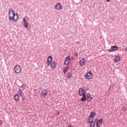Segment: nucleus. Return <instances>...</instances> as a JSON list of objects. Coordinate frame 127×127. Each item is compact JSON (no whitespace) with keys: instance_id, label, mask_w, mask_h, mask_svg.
<instances>
[{"instance_id":"obj_34","label":"nucleus","mask_w":127,"mask_h":127,"mask_svg":"<svg viewBox=\"0 0 127 127\" xmlns=\"http://www.w3.org/2000/svg\"><path fill=\"white\" fill-rule=\"evenodd\" d=\"M67 127H72L71 125H68Z\"/></svg>"},{"instance_id":"obj_35","label":"nucleus","mask_w":127,"mask_h":127,"mask_svg":"<svg viewBox=\"0 0 127 127\" xmlns=\"http://www.w3.org/2000/svg\"><path fill=\"white\" fill-rule=\"evenodd\" d=\"M110 1H111V0H106V1L108 2H110Z\"/></svg>"},{"instance_id":"obj_9","label":"nucleus","mask_w":127,"mask_h":127,"mask_svg":"<svg viewBox=\"0 0 127 127\" xmlns=\"http://www.w3.org/2000/svg\"><path fill=\"white\" fill-rule=\"evenodd\" d=\"M55 9L57 10H61L63 9V6L60 3H58L55 5Z\"/></svg>"},{"instance_id":"obj_7","label":"nucleus","mask_w":127,"mask_h":127,"mask_svg":"<svg viewBox=\"0 0 127 127\" xmlns=\"http://www.w3.org/2000/svg\"><path fill=\"white\" fill-rule=\"evenodd\" d=\"M93 99V98L91 96L90 93H87L86 101H87V102H90V101H92V100Z\"/></svg>"},{"instance_id":"obj_21","label":"nucleus","mask_w":127,"mask_h":127,"mask_svg":"<svg viewBox=\"0 0 127 127\" xmlns=\"http://www.w3.org/2000/svg\"><path fill=\"white\" fill-rule=\"evenodd\" d=\"M82 89L83 90V92H86V91L88 90V87H86L82 85Z\"/></svg>"},{"instance_id":"obj_16","label":"nucleus","mask_w":127,"mask_h":127,"mask_svg":"<svg viewBox=\"0 0 127 127\" xmlns=\"http://www.w3.org/2000/svg\"><path fill=\"white\" fill-rule=\"evenodd\" d=\"M18 93V95H20V97H22L24 96L23 92L21 91L20 89H19Z\"/></svg>"},{"instance_id":"obj_25","label":"nucleus","mask_w":127,"mask_h":127,"mask_svg":"<svg viewBox=\"0 0 127 127\" xmlns=\"http://www.w3.org/2000/svg\"><path fill=\"white\" fill-rule=\"evenodd\" d=\"M70 64V61H68L67 63L64 62V64L65 65H68V64Z\"/></svg>"},{"instance_id":"obj_22","label":"nucleus","mask_w":127,"mask_h":127,"mask_svg":"<svg viewBox=\"0 0 127 127\" xmlns=\"http://www.w3.org/2000/svg\"><path fill=\"white\" fill-rule=\"evenodd\" d=\"M26 87V85L25 84H23L21 85V88L23 90H24L25 89Z\"/></svg>"},{"instance_id":"obj_20","label":"nucleus","mask_w":127,"mask_h":127,"mask_svg":"<svg viewBox=\"0 0 127 127\" xmlns=\"http://www.w3.org/2000/svg\"><path fill=\"white\" fill-rule=\"evenodd\" d=\"M72 76V74L71 72H67V78L68 79L71 78Z\"/></svg>"},{"instance_id":"obj_4","label":"nucleus","mask_w":127,"mask_h":127,"mask_svg":"<svg viewBox=\"0 0 127 127\" xmlns=\"http://www.w3.org/2000/svg\"><path fill=\"white\" fill-rule=\"evenodd\" d=\"M92 77H93V74L91 71H89L88 72H87L85 75V78L88 80L91 79Z\"/></svg>"},{"instance_id":"obj_29","label":"nucleus","mask_w":127,"mask_h":127,"mask_svg":"<svg viewBox=\"0 0 127 127\" xmlns=\"http://www.w3.org/2000/svg\"><path fill=\"white\" fill-rule=\"evenodd\" d=\"M91 121H90V122H94V117H91Z\"/></svg>"},{"instance_id":"obj_12","label":"nucleus","mask_w":127,"mask_h":127,"mask_svg":"<svg viewBox=\"0 0 127 127\" xmlns=\"http://www.w3.org/2000/svg\"><path fill=\"white\" fill-rule=\"evenodd\" d=\"M104 122V120L103 119L101 118L100 119H97L96 124H99L100 125H102L103 123Z\"/></svg>"},{"instance_id":"obj_11","label":"nucleus","mask_w":127,"mask_h":127,"mask_svg":"<svg viewBox=\"0 0 127 127\" xmlns=\"http://www.w3.org/2000/svg\"><path fill=\"white\" fill-rule=\"evenodd\" d=\"M121 58L119 56H117L116 57H115L114 61L115 63H118L120 61Z\"/></svg>"},{"instance_id":"obj_24","label":"nucleus","mask_w":127,"mask_h":127,"mask_svg":"<svg viewBox=\"0 0 127 127\" xmlns=\"http://www.w3.org/2000/svg\"><path fill=\"white\" fill-rule=\"evenodd\" d=\"M127 110V109L125 107H123L122 108V111L125 112Z\"/></svg>"},{"instance_id":"obj_3","label":"nucleus","mask_w":127,"mask_h":127,"mask_svg":"<svg viewBox=\"0 0 127 127\" xmlns=\"http://www.w3.org/2000/svg\"><path fill=\"white\" fill-rule=\"evenodd\" d=\"M119 49V47L117 45H113L111 47V49L107 50L109 53L115 52V51H117Z\"/></svg>"},{"instance_id":"obj_23","label":"nucleus","mask_w":127,"mask_h":127,"mask_svg":"<svg viewBox=\"0 0 127 127\" xmlns=\"http://www.w3.org/2000/svg\"><path fill=\"white\" fill-rule=\"evenodd\" d=\"M91 117L90 116H88V119H87V122L88 123H90L91 122Z\"/></svg>"},{"instance_id":"obj_27","label":"nucleus","mask_w":127,"mask_h":127,"mask_svg":"<svg viewBox=\"0 0 127 127\" xmlns=\"http://www.w3.org/2000/svg\"><path fill=\"white\" fill-rule=\"evenodd\" d=\"M74 56L75 57H77L78 56V54H77V53H75L74 54Z\"/></svg>"},{"instance_id":"obj_32","label":"nucleus","mask_w":127,"mask_h":127,"mask_svg":"<svg viewBox=\"0 0 127 127\" xmlns=\"http://www.w3.org/2000/svg\"><path fill=\"white\" fill-rule=\"evenodd\" d=\"M10 10H13L12 8H9V10H8V13L9 12Z\"/></svg>"},{"instance_id":"obj_28","label":"nucleus","mask_w":127,"mask_h":127,"mask_svg":"<svg viewBox=\"0 0 127 127\" xmlns=\"http://www.w3.org/2000/svg\"><path fill=\"white\" fill-rule=\"evenodd\" d=\"M63 73L64 74H66V73H67V70L64 69L63 70Z\"/></svg>"},{"instance_id":"obj_40","label":"nucleus","mask_w":127,"mask_h":127,"mask_svg":"<svg viewBox=\"0 0 127 127\" xmlns=\"http://www.w3.org/2000/svg\"><path fill=\"white\" fill-rule=\"evenodd\" d=\"M18 87H19V86L18 85H17Z\"/></svg>"},{"instance_id":"obj_30","label":"nucleus","mask_w":127,"mask_h":127,"mask_svg":"<svg viewBox=\"0 0 127 127\" xmlns=\"http://www.w3.org/2000/svg\"><path fill=\"white\" fill-rule=\"evenodd\" d=\"M96 127H101V126H100V124H98L97 123H96Z\"/></svg>"},{"instance_id":"obj_19","label":"nucleus","mask_w":127,"mask_h":127,"mask_svg":"<svg viewBox=\"0 0 127 127\" xmlns=\"http://www.w3.org/2000/svg\"><path fill=\"white\" fill-rule=\"evenodd\" d=\"M71 60V58H70V56H67L65 57L64 63H66Z\"/></svg>"},{"instance_id":"obj_39","label":"nucleus","mask_w":127,"mask_h":127,"mask_svg":"<svg viewBox=\"0 0 127 127\" xmlns=\"http://www.w3.org/2000/svg\"><path fill=\"white\" fill-rule=\"evenodd\" d=\"M59 115V113L58 114V115Z\"/></svg>"},{"instance_id":"obj_8","label":"nucleus","mask_w":127,"mask_h":127,"mask_svg":"<svg viewBox=\"0 0 127 127\" xmlns=\"http://www.w3.org/2000/svg\"><path fill=\"white\" fill-rule=\"evenodd\" d=\"M86 62V61H85V60L84 58L81 59L79 61V64H80V65L81 66H84V65H85Z\"/></svg>"},{"instance_id":"obj_26","label":"nucleus","mask_w":127,"mask_h":127,"mask_svg":"<svg viewBox=\"0 0 127 127\" xmlns=\"http://www.w3.org/2000/svg\"><path fill=\"white\" fill-rule=\"evenodd\" d=\"M64 69L67 71L69 69V66H65Z\"/></svg>"},{"instance_id":"obj_17","label":"nucleus","mask_w":127,"mask_h":127,"mask_svg":"<svg viewBox=\"0 0 127 127\" xmlns=\"http://www.w3.org/2000/svg\"><path fill=\"white\" fill-rule=\"evenodd\" d=\"M89 123V127H95V121L94 122H90Z\"/></svg>"},{"instance_id":"obj_38","label":"nucleus","mask_w":127,"mask_h":127,"mask_svg":"<svg viewBox=\"0 0 127 127\" xmlns=\"http://www.w3.org/2000/svg\"><path fill=\"white\" fill-rule=\"evenodd\" d=\"M12 14V12H10V15Z\"/></svg>"},{"instance_id":"obj_31","label":"nucleus","mask_w":127,"mask_h":127,"mask_svg":"<svg viewBox=\"0 0 127 127\" xmlns=\"http://www.w3.org/2000/svg\"><path fill=\"white\" fill-rule=\"evenodd\" d=\"M21 98H22V101H24V100L25 99V98L24 96L21 97Z\"/></svg>"},{"instance_id":"obj_5","label":"nucleus","mask_w":127,"mask_h":127,"mask_svg":"<svg viewBox=\"0 0 127 127\" xmlns=\"http://www.w3.org/2000/svg\"><path fill=\"white\" fill-rule=\"evenodd\" d=\"M14 70L15 73L17 74V73H20L21 72L22 69L19 65H17L14 66Z\"/></svg>"},{"instance_id":"obj_2","label":"nucleus","mask_w":127,"mask_h":127,"mask_svg":"<svg viewBox=\"0 0 127 127\" xmlns=\"http://www.w3.org/2000/svg\"><path fill=\"white\" fill-rule=\"evenodd\" d=\"M78 95L80 97H82L80 98L81 102H85L87 99L86 92H84V90L82 88H79L78 89Z\"/></svg>"},{"instance_id":"obj_1","label":"nucleus","mask_w":127,"mask_h":127,"mask_svg":"<svg viewBox=\"0 0 127 127\" xmlns=\"http://www.w3.org/2000/svg\"><path fill=\"white\" fill-rule=\"evenodd\" d=\"M8 17L10 21L13 20L14 21H17L19 18V15L17 13H15L14 11L10 10L8 13Z\"/></svg>"},{"instance_id":"obj_6","label":"nucleus","mask_w":127,"mask_h":127,"mask_svg":"<svg viewBox=\"0 0 127 127\" xmlns=\"http://www.w3.org/2000/svg\"><path fill=\"white\" fill-rule=\"evenodd\" d=\"M53 57L51 56H49L47 58V65L49 66L51 65L52 63Z\"/></svg>"},{"instance_id":"obj_14","label":"nucleus","mask_w":127,"mask_h":127,"mask_svg":"<svg viewBox=\"0 0 127 127\" xmlns=\"http://www.w3.org/2000/svg\"><path fill=\"white\" fill-rule=\"evenodd\" d=\"M56 62L55 61L52 62L51 64V68L52 69H55L56 68Z\"/></svg>"},{"instance_id":"obj_13","label":"nucleus","mask_w":127,"mask_h":127,"mask_svg":"<svg viewBox=\"0 0 127 127\" xmlns=\"http://www.w3.org/2000/svg\"><path fill=\"white\" fill-rule=\"evenodd\" d=\"M47 91L46 89H44L42 91L41 95L43 96L44 97H46L47 95Z\"/></svg>"},{"instance_id":"obj_33","label":"nucleus","mask_w":127,"mask_h":127,"mask_svg":"<svg viewBox=\"0 0 127 127\" xmlns=\"http://www.w3.org/2000/svg\"><path fill=\"white\" fill-rule=\"evenodd\" d=\"M74 60V58L73 57H71V60L73 61Z\"/></svg>"},{"instance_id":"obj_36","label":"nucleus","mask_w":127,"mask_h":127,"mask_svg":"<svg viewBox=\"0 0 127 127\" xmlns=\"http://www.w3.org/2000/svg\"><path fill=\"white\" fill-rule=\"evenodd\" d=\"M125 51L127 52V47L125 48Z\"/></svg>"},{"instance_id":"obj_10","label":"nucleus","mask_w":127,"mask_h":127,"mask_svg":"<svg viewBox=\"0 0 127 127\" xmlns=\"http://www.w3.org/2000/svg\"><path fill=\"white\" fill-rule=\"evenodd\" d=\"M23 25L24 26V28H27L28 27V23L26 20L25 18L23 19Z\"/></svg>"},{"instance_id":"obj_18","label":"nucleus","mask_w":127,"mask_h":127,"mask_svg":"<svg viewBox=\"0 0 127 127\" xmlns=\"http://www.w3.org/2000/svg\"><path fill=\"white\" fill-rule=\"evenodd\" d=\"M96 115V113L94 112H91L90 113L89 116L93 118Z\"/></svg>"},{"instance_id":"obj_15","label":"nucleus","mask_w":127,"mask_h":127,"mask_svg":"<svg viewBox=\"0 0 127 127\" xmlns=\"http://www.w3.org/2000/svg\"><path fill=\"white\" fill-rule=\"evenodd\" d=\"M14 100L15 101H16V102H18V101H19L20 98H19V95L18 94H16L15 95H14Z\"/></svg>"},{"instance_id":"obj_37","label":"nucleus","mask_w":127,"mask_h":127,"mask_svg":"<svg viewBox=\"0 0 127 127\" xmlns=\"http://www.w3.org/2000/svg\"><path fill=\"white\" fill-rule=\"evenodd\" d=\"M96 120H97L98 119H97V118H96V119H95V122L96 121Z\"/></svg>"}]
</instances>
